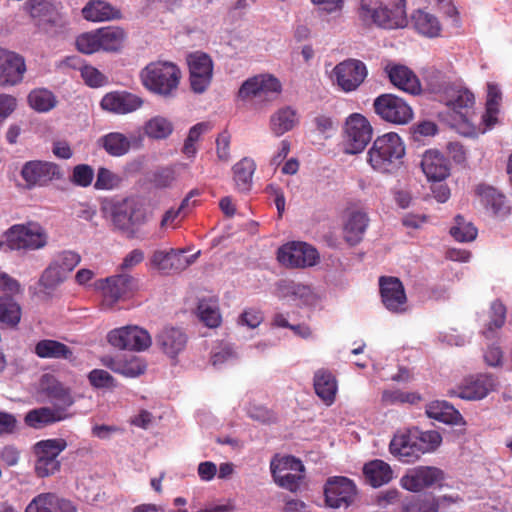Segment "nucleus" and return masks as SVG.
<instances>
[{
  "mask_svg": "<svg viewBox=\"0 0 512 512\" xmlns=\"http://www.w3.org/2000/svg\"><path fill=\"white\" fill-rule=\"evenodd\" d=\"M79 70L81 77L90 87H101L107 81L106 77L95 67L83 65L79 67Z\"/></svg>",
  "mask_w": 512,
  "mask_h": 512,
  "instance_id": "58",
  "label": "nucleus"
},
{
  "mask_svg": "<svg viewBox=\"0 0 512 512\" xmlns=\"http://www.w3.org/2000/svg\"><path fill=\"white\" fill-rule=\"evenodd\" d=\"M326 504L334 509L347 508L356 496V486L352 480L343 476L331 477L324 487Z\"/></svg>",
  "mask_w": 512,
  "mask_h": 512,
  "instance_id": "16",
  "label": "nucleus"
},
{
  "mask_svg": "<svg viewBox=\"0 0 512 512\" xmlns=\"http://www.w3.org/2000/svg\"><path fill=\"white\" fill-rule=\"evenodd\" d=\"M390 453L399 461L413 463L419 459L412 429L398 431L389 444Z\"/></svg>",
  "mask_w": 512,
  "mask_h": 512,
  "instance_id": "26",
  "label": "nucleus"
},
{
  "mask_svg": "<svg viewBox=\"0 0 512 512\" xmlns=\"http://www.w3.org/2000/svg\"><path fill=\"white\" fill-rule=\"evenodd\" d=\"M405 155V146L397 133L390 132L378 136L367 152V162L380 173L396 170Z\"/></svg>",
  "mask_w": 512,
  "mask_h": 512,
  "instance_id": "3",
  "label": "nucleus"
},
{
  "mask_svg": "<svg viewBox=\"0 0 512 512\" xmlns=\"http://www.w3.org/2000/svg\"><path fill=\"white\" fill-rule=\"evenodd\" d=\"M21 176L29 188L43 187L54 179L60 178L61 169L49 161L31 160L23 165Z\"/></svg>",
  "mask_w": 512,
  "mask_h": 512,
  "instance_id": "18",
  "label": "nucleus"
},
{
  "mask_svg": "<svg viewBox=\"0 0 512 512\" xmlns=\"http://www.w3.org/2000/svg\"><path fill=\"white\" fill-rule=\"evenodd\" d=\"M381 301L385 308L392 313L404 312L407 296L401 280L393 276L379 278Z\"/></svg>",
  "mask_w": 512,
  "mask_h": 512,
  "instance_id": "19",
  "label": "nucleus"
},
{
  "mask_svg": "<svg viewBox=\"0 0 512 512\" xmlns=\"http://www.w3.org/2000/svg\"><path fill=\"white\" fill-rule=\"evenodd\" d=\"M25 512H64V499L55 493H41L30 501Z\"/></svg>",
  "mask_w": 512,
  "mask_h": 512,
  "instance_id": "37",
  "label": "nucleus"
},
{
  "mask_svg": "<svg viewBox=\"0 0 512 512\" xmlns=\"http://www.w3.org/2000/svg\"><path fill=\"white\" fill-rule=\"evenodd\" d=\"M426 414L429 418L445 424L457 425L464 423L460 412L447 401H432L426 406Z\"/></svg>",
  "mask_w": 512,
  "mask_h": 512,
  "instance_id": "34",
  "label": "nucleus"
},
{
  "mask_svg": "<svg viewBox=\"0 0 512 512\" xmlns=\"http://www.w3.org/2000/svg\"><path fill=\"white\" fill-rule=\"evenodd\" d=\"M190 85L194 92L203 93L210 85L213 76V61L204 52L196 51L188 55Z\"/></svg>",
  "mask_w": 512,
  "mask_h": 512,
  "instance_id": "15",
  "label": "nucleus"
},
{
  "mask_svg": "<svg viewBox=\"0 0 512 512\" xmlns=\"http://www.w3.org/2000/svg\"><path fill=\"white\" fill-rule=\"evenodd\" d=\"M256 164L251 158H243L233 166L234 180L239 187L249 189Z\"/></svg>",
  "mask_w": 512,
  "mask_h": 512,
  "instance_id": "47",
  "label": "nucleus"
},
{
  "mask_svg": "<svg viewBox=\"0 0 512 512\" xmlns=\"http://www.w3.org/2000/svg\"><path fill=\"white\" fill-rule=\"evenodd\" d=\"M502 99L499 86L495 83L487 84L486 113L483 115V122L487 128H491L497 122L498 106Z\"/></svg>",
  "mask_w": 512,
  "mask_h": 512,
  "instance_id": "41",
  "label": "nucleus"
},
{
  "mask_svg": "<svg viewBox=\"0 0 512 512\" xmlns=\"http://www.w3.org/2000/svg\"><path fill=\"white\" fill-rule=\"evenodd\" d=\"M413 25L415 29L422 35L427 37H437L441 31V25L438 19L424 11L417 10L412 15Z\"/></svg>",
  "mask_w": 512,
  "mask_h": 512,
  "instance_id": "39",
  "label": "nucleus"
},
{
  "mask_svg": "<svg viewBox=\"0 0 512 512\" xmlns=\"http://www.w3.org/2000/svg\"><path fill=\"white\" fill-rule=\"evenodd\" d=\"M103 147L112 156H123L131 146L130 140L122 133L112 132L102 138Z\"/></svg>",
  "mask_w": 512,
  "mask_h": 512,
  "instance_id": "46",
  "label": "nucleus"
},
{
  "mask_svg": "<svg viewBox=\"0 0 512 512\" xmlns=\"http://www.w3.org/2000/svg\"><path fill=\"white\" fill-rule=\"evenodd\" d=\"M102 209L110 214L115 227L126 232L133 231L134 226L143 224L147 217L145 208L133 196L126 197L117 203L108 202L105 199Z\"/></svg>",
  "mask_w": 512,
  "mask_h": 512,
  "instance_id": "4",
  "label": "nucleus"
},
{
  "mask_svg": "<svg viewBox=\"0 0 512 512\" xmlns=\"http://www.w3.org/2000/svg\"><path fill=\"white\" fill-rule=\"evenodd\" d=\"M358 17L365 26L404 28L408 24L407 0H360Z\"/></svg>",
  "mask_w": 512,
  "mask_h": 512,
  "instance_id": "1",
  "label": "nucleus"
},
{
  "mask_svg": "<svg viewBox=\"0 0 512 512\" xmlns=\"http://www.w3.org/2000/svg\"><path fill=\"white\" fill-rule=\"evenodd\" d=\"M421 169L430 182H442L450 175L449 160L436 150H428L423 154Z\"/></svg>",
  "mask_w": 512,
  "mask_h": 512,
  "instance_id": "25",
  "label": "nucleus"
},
{
  "mask_svg": "<svg viewBox=\"0 0 512 512\" xmlns=\"http://www.w3.org/2000/svg\"><path fill=\"white\" fill-rule=\"evenodd\" d=\"M198 254L186 256L183 250H156L151 257V264L165 274L179 273L189 267Z\"/></svg>",
  "mask_w": 512,
  "mask_h": 512,
  "instance_id": "21",
  "label": "nucleus"
},
{
  "mask_svg": "<svg viewBox=\"0 0 512 512\" xmlns=\"http://www.w3.org/2000/svg\"><path fill=\"white\" fill-rule=\"evenodd\" d=\"M441 102L455 113V120H458L463 126L462 134L476 135L475 129L470 123L471 109L475 103V97L471 91L462 87H449L441 96Z\"/></svg>",
  "mask_w": 512,
  "mask_h": 512,
  "instance_id": "5",
  "label": "nucleus"
},
{
  "mask_svg": "<svg viewBox=\"0 0 512 512\" xmlns=\"http://www.w3.org/2000/svg\"><path fill=\"white\" fill-rule=\"evenodd\" d=\"M363 474L366 482L375 488L389 483L393 478L390 465L380 459L366 463L363 467Z\"/></svg>",
  "mask_w": 512,
  "mask_h": 512,
  "instance_id": "33",
  "label": "nucleus"
},
{
  "mask_svg": "<svg viewBox=\"0 0 512 512\" xmlns=\"http://www.w3.org/2000/svg\"><path fill=\"white\" fill-rule=\"evenodd\" d=\"M144 133L151 139L162 140L168 138L173 132L172 122L163 117L155 116L145 122Z\"/></svg>",
  "mask_w": 512,
  "mask_h": 512,
  "instance_id": "42",
  "label": "nucleus"
},
{
  "mask_svg": "<svg viewBox=\"0 0 512 512\" xmlns=\"http://www.w3.org/2000/svg\"><path fill=\"white\" fill-rule=\"evenodd\" d=\"M230 140L228 132L224 131L216 139V153L220 161L228 162L230 159Z\"/></svg>",
  "mask_w": 512,
  "mask_h": 512,
  "instance_id": "63",
  "label": "nucleus"
},
{
  "mask_svg": "<svg viewBox=\"0 0 512 512\" xmlns=\"http://www.w3.org/2000/svg\"><path fill=\"white\" fill-rule=\"evenodd\" d=\"M26 71L25 60L19 54L0 49V86L20 83Z\"/></svg>",
  "mask_w": 512,
  "mask_h": 512,
  "instance_id": "23",
  "label": "nucleus"
},
{
  "mask_svg": "<svg viewBox=\"0 0 512 512\" xmlns=\"http://www.w3.org/2000/svg\"><path fill=\"white\" fill-rule=\"evenodd\" d=\"M194 194H189V196H187L183 201L182 203L180 204V206L178 208H170L169 210H167L162 219H161V222H160V228L161 229H166V228H176L177 227V219L181 216V217H184L185 216V213H184V209L186 208V206L189 204V201H190V196H193Z\"/></svg>",
  "mask_w": 512,
  "mask_h": 512,
  "instance_id": "56",
  "label": "nucleus"
},
{
  "mask_svg": "<svg viewBox=\"0 0 512 512\" xmlns=\"http://www.w3.org/2000/svg\"><path fill=\"white\" fill-rule=\"evenodd\" d=\"M298 123V113L290 106L278 109L270 116L269 120L270 129L276 137H280L291 131L298 125Z\"/></svg>",
  "mask_w": 512,
  "mask_h": 512,
  "instance_id": "32",
  "label": "nucleus"
},
{
  "mask_svg": "<svg viewBox=\"0 0 512 512\" xmlns=\"http://www.w3.org/2000/svg\"><path fill=\"white\" fill-rule=\"evenodd\" d=\"M261 97L267 100L275 99L282 91V85L278 78L271 74L258 75Z\"/></svg>",
  "mask_w": 512,
  "mask_h": 512,
  "instance_id": "53",
  "label": "nucleus"
},
{
  "mask_svg": "<svg viewBox=\"0 0 512 512\" xmlns=\"http://www.w3.org/2000/svg\"><path fill=\"white\" fill-rule=\"evenodd\" d=\"M374 109L383 120L404 125L413 118L412 108L400 97L393 94H382L374 100Z\"/></svg>",
  "mask_w": 512,
  "mask_h": 512,
  "instance_id": "12",
  "label": "nucleus"
},
{
  "mask_svg": "<svg viewBox=\"0 0 512 512\" xmlns=\"http://www.w3.org/2000/svg\"><path fill=\"white\" fill-rule=\"evenodd\" d=\"M366 65L358 59H346L332 70V80L343 92L355 91L367 77Z\"/></svg>",
  "mask_w": 512,
  "mask_h": 512,
  "instance_id": "11",
  "label": "nucleus"
},
{
  "mask_svg": "<svg viewBox=\"0 0 512 512\" xmlns=\"http://www.w3.org/2000/svg\"><path fill=\"white\" fill-rule=\"evenodd\" d=\"M270 470L274 482L281 488L296 492L305 477V467L294 456L275 457L271 460Z\"/></svg>",
  "mask_w": 512,
  "mask_h": 512,
  "instance_id": "6",
  "label": "nucleus"
},
{
  "mask_svg": "<svg viewBox=\"0 0 512 512\" xmlns=\"http://www.w3.org/2000/svg\"><path fill=\"white\" fill-rule=\"evenodd\" d=\"M21 319V308L11 297H0V324L15 327Z\"/></svg>",
  "mask_w": 512,
  "mask_h": 512,
  "instance_id": "44",
  "label": "nucleus"
},
{
  "mask_svg": "<svg viewBox=\"0 0 512 512\" xmlns=\"http://www.w3.org/2000/svg\"><path fill=\"white\" fill-rule=\"evenodd\" d=\"M142 85L151 93L162 97H173L181 79V70L170 61H154L140 73Z\"/></svg>",
  "mask_w": 512,
  "mask_h": 512,
  "instance_id": "2",
  "label": "nucleus"
},
{
  "mask_svg": "<svg viewBox=\"0 0 512 512\" xmlns=\"http://www.w3.org/2000/svg\"><path fill=\"white\" fill-rule=\"evenodd\" d=\"M34 353L39 358H62L64 357V343L56 340H40L34 348Z\"/></svg>",
  "mask_w": 512,
  "mask_h": 512,
  "instance_id": "51",
  "label": "nucleus"
},
{
  "mask_svg": "<svg viewBox=\"0 0 512 512\" xmlns=\"http://www.w3.org/2000/svg\"><path fill=\"white\" fill-rule=\"evenodd\" d=\"M278 261L287 266L304 268L314 266L319 261L318 251L305 242H290L278 249Z\"/></svg>",
  "mask_w": 512,
  "mask_h": 512,
  "instance_id": "13",
  "label": "nucleus"
},
{
  "mask_svg": "<svg viewBox=\"0 0 512 512\" xmlns=\"http://www.w3.org/2000/svg\"><path fill=\"white\" fill-rule=\"evenodd\" d=\"M6 245L10 250H35L45 246L46 235L42 228L30 223L14 225L6 233Z\"/></svg>",
  "mask_w": 512,
  "mask_h": 512,
  "instance_id": "10",
  "label": "nucleus"
},
{
  "mask_svg": "<svg viewBox=\"0 0 512 512\" xmlns=\"http://www.w3.org/2000/svg\"><path fill=\"white\" fill-rule=\"evenodd\" d=\"M415 437L416 451L419 458L425 453L435 451L442 442V437L435 430L421 431L418 428H411Z\"/></svg>",
  "mask_w": 512,
  "mask_h": 512,
  "instance_id": "40",
  "label": "nucleus"
},
{
  "mask_svg": "<svg viewBox=\"0 0 512 512\" xmlns=\"http://www.w3.org/2000/svg\"><path fill=\"white\" fill-rule=\"evenodd\" d=\"M122 177L113 171L100 167L97 172L95 188L98 190H113L120 187Z\"/></svg>",
  "mask_w": 512,
  "mask_h": 512,
  "instance_id": "54",
  "label": "nucleus"
},
{
  "mask_svg": "<svg viewBox=\"0 0 512 512\" xmlns=\"http://www.w3.org/2000/svg\"><path fill=\"white\" fill-rule=\"evenodd\" d=\"M64 443L58 439H48L37 442L33 446L36 456L35 472L38 477H48L60 470L61 462L58 459Z\"/></svg>",
  "mask_w": 512,
  "mask_h": 512,
  "instance_id": "9",
  "label": "nucleus"
},
{
  "mask_svg": "<svg viewBox=\"0 0 512 512\" xmlns=\"http://www.w3.org/2000/svg\"><path fill=\"white\" fill-rule=\"evenodd\" d=\"M480 202L486 210L496 217H505L510 213L511 207L505 194H479Z\"/></svg>",
  "mask_w": 512,
  "mask_h": 512,
  "instance_id": "45",
  "label": "nucleus"
},
{
  "mask_svg": "<svg viewBox=\"0 0 512 512\" xmlns=\"http://www.w3.org/2000/svg\"><path fill=\"white\" fill-rule=\"evenodd\" d=\"M384 70L395 87L411 95L420 94L421 83L415 73L407 66L387 64Z\"/></svg>",
  "mask_w": 512,
  "mask_h": 512,
  "instance_id": "24",
  "label": "nucleus"
},
{
  "mask_svg": "<svg viewBox=\"0 0 512 512\" xmlns=\"http://www.w3.org/2000/svg\"><path fill=\"white\" fill-rule=\"evenodd\" d=\"M96 31L99 51L103 52H119L127 38L125 30L119 26L101 27Z\"/></svg>",
  "mask_w": 512,
  "mask_h": 512,
  "instance_id": "31",
  "label": "nucleus"
},
{
  "mask_svg": "<svg viewBox=\"0 0 512 512\" xmlns=\"http://www.w3.org/2000/svg\"><path fill=\"white\" fill-rule=\"evenodd\" d=\"M314 389L316 394L327 404L331 405L337 392L335 376L327 369H319L314 375Z\"/></svg>",
  "mask_w": 512,
  "mask_h": 512,
  "instance_id": "36",
  "label": "nucleus"
},
{
  "mask_svg": "<svg viewBox=\"0 0 512 512\" xmlns=\"http://www.w3.org/2000/svg\"><path fill=\"white\" fill-rule=\"evenodd\" d=\"M444 480V472L434 466H417L409 469L400 479L401 486L410 492H420Z\"/></svg>",
  "mask_w": 512,
  "mask_h": 512,
  "instance_id": "17",
  "label": "nucleus"
},
{
  "mask_svg": "<svg viewBox=\"0 0 512 512\" xmlns=\"http://www.w3.org/2000/svg\"><path fill=\"white\" fill-rule=\"evenodd\" d=\"M506 320V307L504 304L496 300L491 304V315L490 321L487 324L486 329L483 331V335L486 338H492L494 331L500 329Z\"/></svg>",
  "mask_w": 512,
  "mask_h": 512,
  "instance_id": "50",
  "label": "nucleus"
},
{
  "mask_svg": "<svg viewBox=\"0 0 512 512\" xmlns=\"http://www.w3.org/2000/svg\"><path fill=\"white\" fill-rule=\"evenodd\" d=\"M93 178L94 171L89 165H77L73 170L72 181L81 187L89 186Z\"/></svg>",
  "mask_w": 512,
  "mask_h": 512,
  "instance_id": "61",
  "label": "nucleus"
},
{
  "mask_svg": "<svg viewBox=\"0 0 512 512\" xmlns=\"http://www.w3.org/2000/svg\"><path fill=\"white\" fill-rule=\"evenodd\" d=\"M372 133V126L363 115L358 113L350 115L344 127V152L352 155L361 153L370 142Z\"/></svg>",
  "mask_w": 512,
  "mask_h": 512,
  "instance_id": "7",
  "label": "nucleus"
},
{
  "mask_svg": "<svg viewBox=\"0 0 512 512\" xmlns=\"http://www.w3.org/2000/svg\"><path fill=\"white\" fill-rule=\"evenodd\" d=\"M156 341L165 354L170 358H176L186 347L187 336L180 328L165 327L157 335Z\"/></svg>",
  "mask_w": 512,
  "mask_h": 512,
  "instance_id": "28",
  "label": "nucleus"
},
{
  "mask_svg": "<svg viewBox=\"0 0 512 512\" xmlns=\"http://www.w3.org/2000/svg\"><path fill=\"white\" fill-rule=\"evenodd\" d=\"M24 7L30 16L38 20L39 23L54 24L58 19L56 8L47 0H28Z\"/></svg>",
  "mask_w": 512,
  "mask_h": 512,
  "instance_id": "38",
  "label": "nucleus"
},
{
  "mask_svg": "<svg viewBox=\"0 0 512 512\" xmlns=\"http://www.w3.org/2000/svg\"><path fill=\"white\" fill-rule=\"evenodd\" d=\"M144 252L141 249H133L124 258L119 266L121 273L133 269L144 260Z\"/></svg>",
  "mask_w": 512,
  "mask_h": 512,
  "instance_id": "64",
  "label": "nucleus"
},
{
  "mask_svg": "<svg viewBox=\"0 0 512 512\" xmlns=\"http://www.w3.org/2000/svg\"><path fill=\"white\" fill-rule=\"evenodd\" d=\"M103 364L115 373L125 377H137L146 370V364L143 359L137 356L129 357H106Z\"/></svg>",
  "mask_w": 512,
  "mask_h": 512,
  "instance_id": "29",
  "label": "nucleus"
},
{
  "mask_svg": "<svg viewBox=\"0 0 512 512\" xmlns=\"http://www.w3.org/2000/svg\"><path fill=\"white\" fill-rule=\"evenodd\" d=\"M108 342L115 348L143 351L151 346L149 333L138 326H125L110 331Z\"/></svg>",
  "mask_w": 512,
  "mask_h": 512,
  "instance_id": "14",
  "label": "nucleus"
},
{
  "mask_svg": "<svg viewBox=\"0 0 512 512\" xmlns=\"http://www.w3.org/2000/svg\"><path fill=\"white\" fill-rule=\"evenodd\" d=\"M62 281V267L59 265L49 266L42 274L40 283L47 289L52 290Z\"/></svg>",
  "mask_w": 512,
  "mask_h": 512,
  "instance_id": "57",
  "label": "nucleus"
},
{
  "mask_svg": "<svg viewBox=\"0 0 512 512\" xmlns=\"http://www.w3.org/2000/svg\"><path fill=\"white\" fill-rule=\"evenodd\" d=\"M82 16L90 22H105L121 18V11L103 0H91L82 8Z\"/></svg>",
  "mask_w": 512,
  "mask_h": 512,
  "instance_id": "30",
  "label": "nucleus"
},
{
  "mask_svg": "<svg viewBox=\"0 0 512 512\" xmlns=\"http://www.w3.org/2000/svg\"><path fill=\"white\" fill-rule=\"evenodd\" d=\"M104 300L110 305L125 301L138 291V279L128 273H119L98 281Z\"/></svg>",
  "mask_w": 512,
  "mask_h": 512,
  "instance_id": "8",
  "label": "nucleus"
},
{
  "mask_svg": "<svg viewBox=\"0 0 512 512\" xmlns=\"http://www.w3.org/2000/svg\"><path fill=\"white\" fill-rule=\"evenodd\" d=\"M383 398L390 403H409L416 404L421 400V396L415 392L392 391L385 392Z\"/></svg>",
  "mask_w": 512,
  "mask_h": 512,
  "instance_id": "60",
  "label": "nucleus"
},
{
  "mask_svg": "<svg viewBox=\"0 0 512 512\" xmlns=\"http://www.w3.org/2000/svg\"><path fill=\"white\" fill-rule=\"evenodd\" d=\"M496 385L495 377L490 374H480L465 379L462 384L450 391L449 394L465 400H480L493 391Z\"/></svg>",
  "mask_w": 512,
  "mask_h": 512,
  "instance_id": "20",
  "label": "nucleus"
},
{
  "mask_svg": "<svg viewBox=\"0 0 512 512\" xmlns=\"http://www.w3.org/2000/svg\"><path fill=\"white\" fill-rule=\"evenodd\" d=\"M198 316L200 320L209 328H216L221 323V315L217 307L210 305L206 301L199 302Z\"/></svg>",
  "mask_w": 512,
  "mask_h": 512,
  "instance_id": "55",
  "label": "nucleus"
},
{
  "mask_svg": "<svg viewBox=\"0 0 512 512\" xmlns=\"http://www.w3.org/2000/svg\"><path fill=\"white\" fill-rule=\"evenodd\" d=\"M98 44L96 29L79 34L74 41L76 50L86 55L99 52Z\"/></svg>",
  "mask_w": 512,
  "mask_h": 512,
  "instance_id": "52",
  "label": "nucleus"
},
{
  "mask_svg": "<svg viewBox=\"0 0 512 512\" xmlns=\"http://www.w3.org/2000/svg\"><path fill=\"white\" fill-rule=\"evenodd\" d=\"M63 419L59 409L50 407H39L28 411L24 417V423L27 427L33 429H42Z\"/></svg>",
  "mask_w": 512,
  "mask_h": 512,
  "instance_id": "35",
  "label": "nucleus"
},
{
  "mask_svg": "<svg viewBox=\"0 0 512 512\" xmlns=\"http://www.w3.org/2000/svg\"><path fill=\"white\" fill-rule=\"evenodd\" d=\"M369 225V218L363 211H351L343 225L344 240L350 245L359 244Z\"/></svg>",
  "mask_w": 512,
  "mask_h": 512,
  "instance_id": "27",
  "label": "nucleus"
},
{
  "mask_svg": "<svg viewBox=\"0 0 512 512\" xmlns=\"http://www.w3.org/2000/svg\"><path fill=\"white\" fill-rule=\"evenodd\" d=\"M144 100L128 91H113L103 96L100 106L110 113L125 115L140 109Z\"/></svg>",
  "mask_w": 512,
  "mask_h": 512,
  "instance_id": "22",
  "label": "nucleus"
},
{
  "mask_svg": "<svg viewBox=\"0 0 512 512\" xmlns=\"http://www.w3.org/2000/svg\"><path fill=\"white\" fill-rule=\"evenodd\" d=\"M238 97L241 100L262 98L258 75L244 81L239 88Z\"/></svg>",
  "mask_w": 512,
  "mask_h": 512,
  "instance_id": "59",
  "label": "nucleus"
},
{
  "mask_svg": "<svg viewBox=\"0 0 512 512\" xmlns=\"http://www.w3.org/2000/svg\"><path fill=\"white\" fill-rule=\"evenodd\" d=\"M450 235L458 242H472L478 235V229L471 221L466 220L462 215H456L454 224L451 226Z\"/></svg>",
  "mask_w": 512,
  "mask_h": 512,
  "instance_id": "43",
  "label": "nucleus"
},
{
  "mask_svg": "<svg viewBox=\"0 0 512 512\" xmlns=\"http://www.w3.org/2000/svg\"><path fill=\"white\" fill-rule=\"evenodd\" d=\"M211 126L207 122H200L195 124L189 129L187 138L184 141L182 152L187 157H194L197 153L196 143L200 140L201 136L208 132Z\"/></svg>",
  "mask_w": 512,
  "mask_h": 512,
  "instance_id": "49",
  "label": "nucleus"
},
{
  "mask_svg": "<svg viewBox=\"0 0 512 512\" xmlns=\"http://www.w3.org/2000/svg\"><path fill=\"white\" fill-rule=\"evenodd\" d=\"M29 105L38 112H47L55 107L56 99L53 93L47 89L32 90L28 95Z\"/></svg>",
  "mask_w": 512,
  "mask_h": 512,
  "instance_id": "48",
  "label": "nucleus"
},
{
  "mask_svg": "<svg viewBox=\"0 0 512 512\" xmlns=\"http://www.w3.org/2000/svg\"><path fill=\"white\" fill-rule=\"evenodd\" d=\"M91 385L97 388H109L114 386V378L109 372L102 369H94L89 373Z\"/></svg>",
  "mask_w": 512,
  "mask_h": 512,
  "instance_id": "62",
  "label": "nucleus"
}]
</instances>
